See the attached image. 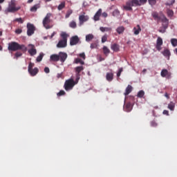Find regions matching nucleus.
<instances>
[{
    "mask_svg": "<svg viewBox=\"0 0 177 177\" xmlns=\"http://www.w3.org/2000/svg\"><path fill=\"white\" fill-rule=\"evenodd\" d=\"M88 20H89V17H88L87 15H80L79 16V21H80V26H82V24H84V23H85V21H88Z\"/></svg>",
    "mask_w": 177,
    "mask_h": 177,
    "instance_id": "obj_12",
    "label": "nucleus"
},
{
    "mask_svg": "<svg viewBox=\"0 0 177 177\" xmlns=\"http://www.w3.org/2000/svg\"><path fill=\"white\" fill-rule=\"evenodd\" d=\"M34 66H35L34 63L30 62L28 67V71L29 74H30L31 77H35V75H37L38 74V72L39 71V70H38V68H34Z\"/></svg>",
    "mask_w": 177,
    "mask_h": 177,
    "instance_id": "obj_5",
    "label": "nucleus"
},
{
    "mask_svg": "<svg viewBox=\"0 0 177 177\" xmlns=\"http://www.w3.org/2000/svg\"><path fill=\"white\" fill-rule=\"evenodd\" d=\"M77 84H78V80H77V79L75 81H74V79H69L66 80L64 88L66 91H71Z\"/></svg>",
    "mask_w": 177,
    "mask_h": 177,
    "instance_id": "obj_3",
    "label": "nucleus"
},
{
    "mask_svg": "<svg viewBox=\"0 0 177 177\" xmlns=\"http://www.w3.org/2000/svg\"><path fill=\"white\" fill-rule=\"evenodd\" d=\"M149 5H151V6H154V5H156V3H157V0H148Z\"/></svg>",
    "mask_w": 177,
    "mask_h": 177,
    "instance_id": "obj_43",
    "label": "nucleus"
},
{
    "mask_svg": "<svg viewBox=\"0 0 177 177\" xmlns=\"http://www.w3.org/2000/svg\"><path fill=\"white\" fill-rule=\"evenodd\" d=\"M27 28V35H28V37H31V35H32V34H34V32L35 31V26H34V25H32V24H28Z\"/></svg>",
    "mask_w": 177,
    "mask_h": 177,
    "instance_id": "obj_8",
    "label": "nucleus"
},
{
    "mask_svg": "<svg viewBox=\"0 0 177 177\" xmlns=\"http://www.w3.org/2000/svg\"><path fill=\"white\" fill-rule=\"evenodd\" d=\"M75 71L76 73V80L77 81H80V78L81 77V71H84V66H77L75 68Z\"/></svg>",
    "mask_w": 177,
    "mask_h": 177,
    "instance_id": "obj_10",
    "label": "nucleus"
},
{
    "mask_svg": "<svg viewBox=\"0 0 177 177\" xmlns=\"http://www.w3.org/2000/svg\"><path fill=\"white\" fill-rule=\"evenodd\" d=\"M101 16H102V17H107L109 15L107 14V12H103L101 14Z\"/></svg>",
    "mask_w": 177,
    "mask_h": 177,
    "instance_id": "obj_54",
    "label": "nucleus"
},
{
    "mask_svg": "<svg viewBox=\"0 0 177 177\" xmlns=\"http://www.w3.org/2000/svg\"><path fill=\"white\" fill-rule=\"evenodd\" d=\"M122 71H123L122 68H119L117 73V77H121V73H122Z\"/></svg>",
    "mask_w": 177,
    "mask_h": 177,
    "instance_id": "obj_48",
    "label": "nucleus"
},
{
    "mask_svg": "<svg viewBox=\"0 0 177 177\" xmlns=\"http://www.w3.org/2000/svg\"><path fill=\"white\" fill-rule=\"evenodd\" d=\"M102 16V8H100L93 17V20L95 21H99L100 20V17Z\"/></svg>",
    "mask_w": 177,
    "mask_h": 177,
    "instance_id": "obj_15",
    "label": "nucleus"
},
{
    "mask_svg": "<svg viewBox=\"0 0 177 177\" xmlns=\"http://www.w3.org/2000/svg\"><path fill=\"white\" fill-rule=\"evenodd\" d=\"M167 108L169 110H171V111H174V110H175V102H170L167 106Z\"/></svg>",
    "mask_w": 177,
    "mask_h": 177,
    "instance_id": "obj_29",
    "label": "nucleus"
},
{
    "mask_svg": "<svg viewBox=\"0 0 177 177\" xmlns=\"http://www.w3.org/2000/svg\"><path fill=\"white\" fill-rule=\"evenodd\" d=\"M69 27H71V28H77V22L75 21H71L69 23Z\"/></svg>",
    "mask_w": 177,
    "mask_h": 177,
    "instance_id": "obj_34",
    "label": "nucleus"
},
{
    "mask_svg": "<svg viewBox=\"0 0 177 177\" xmlns=\"http://www.w3.org/2000/svg\"><path fill=\"white\" fill-rule=\"evenodd\" d=\"M58 56L59 57V60L61 63H64V62H66V59H67V53H59Z\"/></svg>",
    "mask_w": 177,
    "mask_h": 177,
    "instance_id": "obj_16",
    "label": "nucleus"
},
{
    "mask_svg": "<svg viewBox=\"0 0 177 177\" xmlns=\"http://www.w3.org/2000/svg\"><path fill=\"white\" fill-rule=\"evenodd\" d=\"M50 60L51 62H59V60H60V57L57 54H53L50 57Z\"/></svg>",
    "mask_w": 177,
    "mask_h": 177,
    "instance_id": "obj_20",
    "label": "nucleus"
},
{
    "mask_svg": "<svg viewBox=\"0 0 177 177\" xmlns=\"http://www.w3.org/2000/svg\"><path fill=\"white\" fill-rule=\"evenodd\" d=\"M174 3H175V0H170L169 2L165 3V6H172V5H174Z\"/></svg>",
    "mask_w": 177,
    "mask_h": 177,
    "instance_id": "obj_44",
    "label": "nucleus"
},
{
    "mask_svg": "<svg viewBox=\"0 0 177 177\" xmlns=\"http://www.w3.org/2000/svg\"><path fill=\"white\" fill-rule=\"evenodd\" d=\"M167 28H164L163 29H160L159 30V32H161L162 34H164V32H165Z\"/></svg>",
    "mask_w": 177,
    "mask_h": 177,
    "instance_id": "obj_56",
    "label": "nucleus"
},
{
    "mask_svg": "<svg viewBox=\"0 0 177 177\" xmlns=\"http://www.w3.org/2000/svg\"><path fill=\"white\" fill-rule=\"evenodd\" d=\"M139 2L140 3V6H141L142 5H145V3H146V2H147V0H140Z\"/></svg>",
    "mask_w": 177,
    "mask_h": 177,
    "instance_id": "obj_52",
    "label": "nucleus"
},
{
    "mask_svg": "<svg viewBox=\"0 0 177 177\" xmlns=\"http://www.w3.org/2000/svg\"><path fill=\"white\" fill-rule=\"evenodd\" d=\"M2 35V31H0V37Z\"/></svg>",
    "mask_w": 177,
    "mask_h": 177,
    "instance_id": "obj_64",
    "label": "nucleus"
},
{
    "mask_svg": "<svg viewBox=\"0 0 177 177\" xmlns=\"http://www.w3.org/2000/svg\"><path fill=\"white\" fill-rule=\"evenodd\" d=\"M168 17H172L174 16V11L172 10L168 9L167 11Z\"/></svg>",
    "mask_w": 177,
    "mask_h": 177,
    "instance_id": "obj_39",
    "label": "nucleus"
},
{
    "mask_svg": "<svg viewBox=\"0 0 177 177\" xmlns=\"http://www.w3.org/2000/svg\"><path fill=\"white\" fill-rule=\"evenodd\" d=\"M151 16L153 17L154 20H158V21H160V20H161V16L160 17L158 15V12H152Z\"/></svg>",
    "mask_w": 177,
    "mask_h": 177,
    "instance_id": "obj_25",
    "label": "nucleus"
},
{
    "mask_svg": "<svg viewBox=\"0 0 177 177\" xmlns=\"http://www.w3.org/2000/svg\"><path fill=\"white\" fill-rule=\"evenodd\" d=\"M162 23H166V24H162L163 28H168V25L169 24V20L167 19V17L165 15H162L160 16V19Z\"/></svg>",
    "mask_w": 177,
    "mask_h": 177,
    "instance_id": "obj_11",
    "label": "nucleus"
},
{
    "mask_svg": "<svg viewBox=\"0 0 177 177\" xmlns=\"http://www.w3.org/2000/svg\"><path fill=\"white\" fill-rule=\"evenodd\" d=\"M75 64H78V63H80L82 65L85 64V62L84 61H82V59H81L80 58H76L75 59Z\"/></svg>",
    "mask_w": 177,
    "mask_h": 177,
    "instance_id": "obj_32",
    "label": "nucleus"
},
{
    "mask_svg": "<svg viewBox=\"0 0 177 177\" xmlns=\"http://www.w3.org/2000/svg\"><path fill=\"white\" fill-rule=\"evenodd\" d=\"M8 50L16 52V50H22V52H27V47L24 44L20 45L16 41H12L8 44Z\"/></svg>",
    "mask_w": 177,
    "mask_h": 177,
    "instance_id": "obj_1",
    "label": "nucleus"
},
{
    "mask_svg": "<svg viewBox=\"0 0 177 177\" xmlns=\"http://www.w3.org/2000/svg\"><path fill=\"white\" fill-rule=\"evenodd\" d=\"M52 0H45L46 2H50Z\"/></svg>",
    "mask_w": 177,
    "mask_h": 177,
    "instance_id": "obj_63",
    "label": "nucleus"
},
{
    "mask_svg": "<svg viewBox=\"0 0 177 177\" xmlns=\"http://www.w3.org/2000/svg\"><path fill=\"white\" fill-rule=\"evenodd\" d=\"M106 41H107V35H104L102 37V44H104V42H106Z\"/></svg>",
    "mask_w": 177,
    "mask_h": 177,
    "instance_id": "obj_46",
    "label": "nucleus"
},
{
    "mask_svg": "<svg viewBox=\"0 0 177 177\" xmlns=\"http://www.w3.org/2000/svg\"><path fill=\"white\" fill-rule=\"evenodd\" d=\"M14 21H17L18 23H20L21 24H23V23H24V21H23V19H21V18H17L14 20Z\"/></svg>",
    "mask_w": 177,
    "mask_h": 177,
    "instance_id": "obj_45",
    "label": "nucleus"
},
{
    "mask_svg": "<svg viewBox=\"0 0 177 177\" xmlns=\"http://www.w3.org/2000/svg\"><path fill=\"white\" fill-rule=\"evenodd\" d=\"M133 105L131 102H127L125 105V107L124 108V111H127V113H129L130 111H132Z\"/></svg>",
    "mask_w": 177,
    "mask_h": 177,
    "instance_id": "obj_19",
    "label": "nucleus"
},
{
    "mask_svg": "<svg viewBox=\"0 0 177 177\" xmlns=\"http://www.w3.org/2000/svg\"><path fill=\"white\" fill-rule=\"evenodd\" d=\"M77 44H80V37L78 36H73L70 39V45L71 46H74L75 45H77Z\"/></svg>",
    "mask_w": 177,
    "mask_h": 177,
    "instance_id": "obj_9",
    "label": "nucleus"
},
{
    "mask_svg": "<svg viewBox=\"0 0 177 177\" xmlns=\"http://www.w3.org/2000/svg\"><path fill=\"white\" fill-rule=\"evenodd\" d=\"M66 8V1H62L57 7L58 10H62Z\"/></svg>",
    "mask_w": 177,
    "mask_h": 177,
    "instance_id": "obj_30",
    "label": "nucleus"
},
{
    "mask_svg": "<svg viewBox=\"0 0 177 177\" xmlns=\"http://www.w3.org/2000/svg\"><path fill=\"white\" fill-rule=\"evenodd\" d=\"M106 80L109 82H111V81L114 80V73H113V72L107 73L106 75Z\"/></svg>",
    "mask_w": 177,
    "mask_h": 177,
    "instance_id": "obj_18",
    "label": "nucleus"
},
{
    "mask_svg": "<svg viewBox=\"0 0 177 177\" xmlns=\"http://www.w3.org/2000/svg\"><path fill=\"white\" fill-rule=\"evenodd\" d=\"M57 77V78H61L62 73H58Z\"/></svg>",
    "mask_w": 177,
    "mask_h": 177,
    "instance_id": "obj_59",
    "label": "nucleus"
},
{
    "mask_svg": "<svg viewBox=\"0 0 177 177\" xmlns=\"http://www.w3.org/2000/svg\"><path fill=\"white\" fill-rule=\"evenodd\" d=\"M66 95V91L61 90L59 93H57V96L60 97V96H64Z\"/></svg>",
    "mask_w": 177,
    "mask_h": 177,
    "instance_id": "obj_42",
    "label": "nucleus"
},
{
    "mask_svg": "<svg viewBox=\"0 0 177 177\" xmlns=\"http://www.w3.org/2000/svg\"><path fill=\"white\" fill-rule=\"evenodd\" d=\"M163 114H165V115H169V111H168L167 110H164Z\"/></svg>",
    "mask_w": 177,
    "mask_h": 177,
    "instance_id": "obj_55",
    "label": "nucleus"
},
{
    "mask_svg": "<svg viewBox=\"0 0 177 177\" xmlns=\"http://www.w3.org/2000/svg\"><path fill=\"white\" fill-rule=\"evenodd\" d=\"M42 59H44V53H41L37 57L36 60L38 63H39V62H42Z\"/></svg>",
    "mask_w": 177,
    "mask_h": 177,
    "instance_id": "obj_35",
    "label": "nucleus"
},
{
    "mask_svg": "<svg viewBox=\"0 0 177 177\" xmlns=\"http://www.w3.org/2000/svg\"><path fill=\"white\" fill-rule=\"evenodd\" d=\"M132 92V86L128 85L126 88L125 92L124 93V96H128Z\"/></svg>",
    "mask_w": 177,
    "mask_h": 177,
    "instance_id": "obj_23",
    "label": "nucleus"
},
{
    "mask_svg": "<svg viewBox=\"0 0 177 177\" xmlns=\"http://www.w3.org/2000/svg\"><path fill=\"white\" fill-rule=\"evenodd\" d=\"M129 1L131 3V6H140L139 0H131Z\"/></svg>",
    "mask_w": 177,
    "mask_h": 177,
    "instance_id": "obj_26",
    "label": "nucleus"
},
{
    "mask_svg": "<svg viewBox=\"0 0 177 177\" xmlns=\"http://www.w3.org/2000/svg\"><path fill=\"white\" fill-rule=\"evenodd\" d=\"M23 32V30L18 28L15 30V34H21Z\"/></svg>",
    "mask_w": 177,
    "mask_h": 177,
    "instance_id": "obj_49",
    "label": "nucleus"
},
{
    "mask_svg": "<svg viewBox=\"0 0 177 177\" xmlns=\"http://www.w3.org/2000/svg\"><path fill=\"white\" fill-rule=\"evenodd\" d=\"M52 16L51 13H47L44 19H43V26L44 28L46 30H49V28H52V26H50V22L52 19H50V17Z\"/></svg>",
    "mask_w": 177,
    "mask_h": 177,
    "instance_id": "obj_4",
    "label": "nucleus"
},
{
    "mask_svg": "<svg viewBox=\"0 0 177 177\" xmlns=\"http://www.w3.org/2000/svg\"><path fill=\"white\" fill-rule=\"evenodd\" d=\"M124 31H125V28L124 26H119L116 28V32L118 34H123Z\"/></svg>",
    "mask_w": 177,
    "mask_h": 177,
    "instance_id": "obj_28",
    "label": "nucleus"
},
{
    "mask_svg": "<svg viewBox=\"0 0 177 177\" xmlns=\"http://www.w3.org/2000/svg\"><path fill=\"white\" fill-rule=\"evenodd\" d=\"M103 52H104V54H105L106 55H109V53H110V49H109L107 48V46H104L103 47Z\"/></svg>",
    "mask_w": 177,
    "mask_h": 177,
    "instance_id": "obj_36",
    "label": "nucleus"
},
{
    "mask_svg": "<svg viewBox=\"0 0 177 177\" xmlns=\"http://www.w3.org/2000/svg\"><path fill=\"white\" fill-rule=\"evenodd\" d=\"M131 1H127L126 3V6H123L124 9L125 10H129V11L133 10V9H132V4H131Z\"/></svg>",
    "mask_w": 177,
    "mask_h": 177,
    "instance_id": "obj_22",
    "label": "nucleus"
},
{
    "mask_svg": "<svg viewBox=\"0 0 177 177\" xmlns=\"http://www.w3.org/2000/svg\"><path fill=\"white\" fill-rule=\"evenodd\" d=\"M7 10L10 13H15V12H17V10H20V7H16V1L15 0H11Z\"/></svg>",
    "mask_w": 177,
    "mask_h": 177,
    "instance_id": "obj_6",
    "label": "nucleus"
},
{
    "mask_svg": "<svg viewBox=\"0 0 177 177\" xmlns=\"http://www.w3.org/2000/svg\"><path fill=\"white\" fill-rule=\"evenodd\" d=\"M171 44L172 46H177V39L173 38L171 39Z\"/></svg>",
    "mask_w": 177,
    "mask_h": 177,
    "instance_id": "obj_38",
    "label": "nucleus"
},
{
    "mask_svg": "<svg viewBox=\"0 0 177 177\" xmlns=\"http://www.w3.org/2000/svg\"><path fill=\"white\" fill-rule=\"evenodd\" d=\"M146 71H147V70H146V69H143V71H142V73H146Z\"/></svg>",
    "mask_w": 177,
    "mask_h": 177,
    "instance_id": "obj_62",
    "label": "nucleus"
},
{
    "mask_svg": "<svg viewBox=\"0 0 177 177\" xmlns=\"http://www.w3.org/2000/svg\"><path fill=\"white\" fill-rule=\"evenodd\" d=\"M165 97L167 98V99H169V95L167 94V93H165Z\"/></svg>",
    "mask_w": 177,
    "mask_h": 177,
    "instance_id": "obj_57",
    "label": "nucleus"
},
{
    "mask_svg": "<svg viewBox=\"0 0 177 177\" xmlns=\"http://www.w3.org/2000/svg\"><path fill=\"white\" fill-rule=\"evenodd\" d=\"M143 96H145V91H143V90H141L138 93L137 97L142 99V97H143Z\"/></svg>",
    "mask_w": 177,
    "mask_h": 177,
    "instance_id": "obj_37",
    "label": "nucleus"
},
{
    "mask_svg": "<svg viewBox=\"0 0 177 177\" xmlns=\"http://www.w3.org/2000/svg\"><path fill=\"white\" fill-rule=\"evenodd\" d=\"M5 2V0H0V3H3Z\"/></svg>",
    "mask_w": 177,
    "mask_h": 177,
    "instance_id": "obj_61",
    "label": "nucleus"
},
{
    "mask_svg": "<svg viewBox=\"0 0 177 177\" xmlns=\"http://www.w3.org/2000/svg\"><path fill=\"white\" fill-rule=\"evenodd\" d=\"M79 56L83 59V60H85L86 59V56L85 55V53H82L79 54Z\"/></svg>",
    "mask_w": 177,
    "mask_h": 177,
    "instance_id": "obj_47",
    "label": "nucleus"
},
{
    "mask_svg": "<svg viewBox=\"0 0 177 177\" xmlns=\"http://www.w3.org/2000/svg\"><path fill=\"white\" fill-rule=\"evenodd\" d=\"M55 35H56V32H53L52 33V35H50V38H52L53 37H55Z\"/></svg>",
    "mask_w": 177,
    "mask_h": 177,
    "instance_id": "obj_58",
    "label": "nucleus"
},
{
    "mask_svg": "<svg viewBox=\"0 0 177 177\" xmlns=\"http://www.w3.org/2000/svg\"><path fill=\"white\" fill-rule=\"evenodd\" d=\"M21 56H23V53H21V52H17L15 55V59H19V57H21Z\"/></svg>",
    "mask_w": 177,
    "mask_h": 177,
    "instance_id": "obj_41",
    "label": "nucleus"
},
{
    "mask_svg": "<svg viewBox=\"0 0 177 177\" xmlns=\"http://www.w3.org/2000/svg\"><path fill=\"white\" fill-rule=\"evenodd\" d=\"M160 75L163 78H165V77L168 79L171 78V73H169L167 69H162L160 73Z\"/></svg>",
    "mask_w": 177,
    "mask_h": 177,
    "instance_id": "obj_14",
    "label": "nucleus"
},
{
    "mask_svg": "<svg viewBox=\"0 0 177 177\" xmlns=\"http://www.w3.org/2000/svg\"><path fill=\"white\" fill-rule=\"evenodd\" d=\"M97 46V45H96V44L93 43L91 44L90 46L91 49H95V48H96Z\"/></svg>",
    "mask_w": 177,
    "mask_h": 177,
    "instance_id": "obj_51",
    "label": "nucleus"
},
{
    "mask_svg": "<svg viewBox=\"0 0 177 177\" xmlns=\"http://www.w3.org/2000/svg\"><path fill=\"white\" fill-rule=\"evenodd\" d=\"M39 8H41V3H37L34 5L32 8H30V12H37V10H38V9H39Z\"/></svg>",
    "mask_w": 177,
    "mask_h": 177,
    "instance_id": "obj_24",
    "label": "nucleus"
},
{
    "mask_svg": "<svg viewBox=\"0 0 177 177\" xmlns=\"http://www.w3.org/2000/svg\"><path fill=\"white\" fill-rule=\"evenodd\" d=\"M34 1V0H28V3H31Z\"/></svg>",
    "mask_w": 177,
    "mask_h": 177,
    "instance_id": "obj_60",
    "label": "nucleus"
},
{
    "mask_svg": "<svg viewBox=\"0 0 177 177\" xmlns=\"http://www.w3.org/2000/svg\"><path fill=\"white\" fill-rule=\"evenodd\" d=\"M71 15H73V10H68L65 16L66 19H68Z\"/></svg>",
    "mask_w": 177,
    "mask_h": 177,
    "instance_id": "obj_40",
    "label": "nucleus"
},
{
    "mask_svg": "<svg viewBox=\"0 0 177 177\" xmlns=\"http://www.w3.org/2000/svg\"><path fill=\"white\" fill-rule=\"evenodd\" d=\"M44 72H45L46 74H49V73H50V70L49 69L48 67H46V68H44Z\"/></svg>",
    "mask_w": 177,
    "mask_h": 177,
    "instance_id": "obj_50",
    "label": "nucleus"
},
{
    "mask_svg": "<svg viewBox=\"0 0 177 177\" xmlns=\"http://www.w3.org/2000/svg\"><path fill=\"white\" fill-rule=\"evenodd\" d=\"M28 53L30 56H35L37 55V48H35V46L34 44H29L28 46Z\"/></svg>",
    "mask_w": 177,
    "mask_h": 177,
    "instance_id": "obj_7",
    "label": "nucleus"
},
{
    "mask_svg": "<svg viewBox=\"0 0 177 177\" xmlns=\"http://www.w3.org/2000/svg\"><path fill=\"white\" fill-rule=\"evenodd\" d=\"M60 37L62 39L59 40L57 44V48H66V46H67V39L68 37H70V35H68V34H67L66 32H62Z\"/></svg>",
    "mask_w": 177,
    "mask_h": 177,
    "instance_id": "obj_2",
    "label": "nucleus"
},
{
    "mask_svg": "<svg viewBox=\"0 0 177 177\" xmlns=\"http://www.w3.org/2000/svg\"><path fill=\"white\" fill-rule=\"evenodd\" d=\"M100 31H102V32H104L111 31L112 28H107V27H100Z\"/></svg>",
    "mask_w": 177,
    "mask_h": 177,
    "instance_id": "obj_31",
    "label": "nucleus"
},
{
    "mask_svg": "<svg viewBox=\"0 0 177 177\" xmlns=\"http://www.w3.org/2000/svg\"><path fill=\"white\" fill-rule=\"evenodd\" d=\"M111 48L113 52H118L120 50V46L117 44H113Z\"/></svg>",
    "mask_w": 177,
    "mask_h": 177,
    "instance_id": "obj_27",
    "label": "nucleus"
},
{
    "mask_svg": "<svg viewBox=\"0 0 177 177\" xmlns=\"http://www.w3.org/2000/svg\"><path fill=\"white\" fill-rule=\"evenodd\" d=\"M162 55H163L165 57H167V60H169V57H171V51H169L168 49H165L162 52Z\"/></svg>",
    "mask_w": 177,
    "mask_h": 177,
    "instance_id": "obj_21",
    "label": "nucleus"
},
{
    "mask_svg": "<svg viewBox=\"0 0 177 177\" xmlns=\"http://www.w3.org/2000/svg\"><path fill=\"white\" fill-rule=\"evenodd\" d=\"M161 46H162V39L161 37H158V39L156 40V48L159 52H160V50H161L162 49V48H161Z\"/></svg>",
    "mask_w": 177,
    "mask_h": 177,
    "instance_id": "obj_13",
    "label": "nucleus"
},
{
    "mask_svg": "<svg viewBox=\"0 0 177 177\" xmlns=\"http://www.w3.org/2000/svg\"><path fill=\"white\" fill-rule=\"evenodd\" d=\"M93 39V35L89 34L86 36V42H90Z\"/></svg>",
    "mask_w": 177,
    "mask_h": 177,
    "instance_id": "obj_33",
    "label": "nucleus"
},
{
    "mask_svg": "<svg viewBox=\"0 0 177 177\" xmlns=\"http://www.w3.org/2000/svg\"><path fill=\"white\" fill-rule=\"evenodd\" d=\"M140 31H142V28H140V25H137L133 28V32L134 35H139V34H140Z\"/></svg>",
    "mask_w": 177,
    "mask_h": 177,
    "instance_id": "obj_17",
    "label": "nucleus"
},
{
    "mask_svg": "<svg viewBox=\"0 0 177 177\" xmlns=\"http://www.w3.org/2000/svg\"><path fill=\"white\" fill-rule=\"evenodd\" d=\"M151 125L152 127H156L157 126V123L156 122V121L153 120L151 122Z\"/></svg>",
    "mask_w": 177,
    "mask_h": 177,
    "instance_id": "obj_53",
    "label": "nucleus"
}]
</instances>
